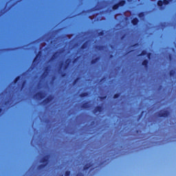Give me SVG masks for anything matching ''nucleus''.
Masks as SVG:
<instances>
[{
  "label": "nucleus",
  "instance_id": "f257e3e1",
  "mask_svg": "<svg viewBox=\"0 0 176 176\" xmlns=\"http://www.w3.org/2000/svg\"><path fill=\"white\" fill-rule=\"evenodd\" d=\"M157 117L160 118H168L170 115V112L168 110H161L157 113Z\"/></svg>",
  "mask_w": 176,
  "mask_h": 176
},
{
  "label": "nucleus",
  "instance_id": "f03ea898",
  "mask_svg": "<svg viewBox=\"0 0 176 176\" xmlns=\"http://www.w3.org/2000/svg\"><path fill=\"white\" fill-rule=\"evenodd\" d=\"M126 1L125 0H122L119 1L118 3L114 4L112 6L113 10H117L120 6H124L126 4Z\"/></svg>",
  "mask_w": 176,
  "mask_h": 176
},
{
  "label": "nucleus",
  "instance_id": "7ed1b4c3",
  "mask_svg": "<svg viewBox=\"0 0 176 176\" xmlns=\"http://www.w3.org/2000/svg\"><path fill=\"white\" fill-rule=\"evenodd\" d=\"M41 57V52L38 51V53L36 55V57L33 60V63L37 65L40 62V58Z\"/></svg>",
  "mask_w": 176,
  "mask_h": 176
},
{
  "label": "nucleus",
  "instance_id": "20e7f679",
  "mask_svg": "<svg viewBox=\"0 0 176 176\" xmlns=\"http://www.w3.org/2000/svg\"><path fill=\"white\" fill-rule=\"evenodd\" d=\"M49 158H50V155H47L41 160V163L43 164H47V166L49 164Z\"/></svg>",
  "mask_w": 176,
  "mask_h": 176
},
{
  "label": "nucleus",
  "instance_id": "39448f33",
  "mask_svg": "<svg viewBox=\"0 0 176 176\" xmlns=\"http://www.w3.org/2000/svg\"><path fill=\"white\" fill-rule=\"evenodd\" d=\"M34 98L36 99H39V100H42L45 98L44 94L42 91H40L38 93H36L34 96Z\"/></svg>",
  "mask_w": 176,
  "mask_h": 176
},
{
  "label": "nucleus",
  "instance_id": "423d86ee",
  "mask_svg": "<svg viewBox=\"0 0 176 176\" xmlns=\"http://www.w3.org/2000/svg\"><path fill=\"white\" fill-rule=\"evenodd\" d=\"M53 100V96H49L45 99L42 102L43 105H47Z\"/></svg>",
  "mask_w": 176,
  "mask_h": 176
},
{
  "label": "nucleus",
  "instance_id": "0eeeda50",
  "mask_svg": "<svg viewBox=\"0 0 176 176\" xmlns=\"http://www.w3.org/2000/svg\"><path fill=\"white\" fill-rule=\"evenodd\" d=\"M103 110L102 106L101 105H98L95 109H94V113L96 114L97 113H101Z\"/></svg>",
  "mask_w": 176,
  "mask_h": 176
},
{
  "label": "nucleus",
  "instance_id": "6e6552de",
  "mask_svg": "<svg viewBox=\"0 0 176 176\" xmlns=\"http://www.w3.org/2000/svg\"><path fill=\"white\" fill-rule=\"evenodd\" d=\"M71 63H72V59L67 58L65 60V65L63 67V70H67V68L69 67Z\"/></svg>",
  "mask_w": 176,
  "mask_h": 176
},
{
  "label": "nucleus",
  "instance_id": "1a4fd4ad",
  "mask_svg": "<svg viewBox=\"0 0 176 176\" xmlns=\"http://www.w3.org/2000/svg\"><path fill=\"white\" fill-rule=\"evenodd\" d=\"M148 64H149V60L148 59H145L142 62V65L146 68L148 67Z\"/></svg>",
  "mask_w": 176,
  "mask_h": 176
},
{
  "label": "nucleus",
  "instance_id": "9d476101",
  "mask_svg": "<svg viewBox=\"0 0 176 176\" xmlns=\"http://www.w3.org/2000/svg\"><path fill=\"white\" fill-rule=\"evenodd\" d=\"M139 21V19L137 17H135L131 20V23L133 25H137Z\"/></svg>",
  "mask_w": 176,
  "mask_h": 176
},
{
  "label": "nucleus",
  "instance_id": "9b49d317",
  "mask_svg": "<svg viewBox=\"0 0 176 176\" xmlns=\"http://www.w3.org/2000/svg\"><path fill=\"white\" fill-rule=\"evenodd\" d=\"M93 166V164L91 163H89V164H86L83 168L84 171H87V170H89L90 168V167H91Z\"/></svg>",
  "mask_w": 176,
  "mask_h": 176
},
{
  "label": "nucleus",
  "instance_id": "f8f14e48",
  "mask_svg": "<svg viewBox=\"0 0 176 176\" xmlns=\"http://www.w3.org/2000/svg\"><path fill=\"white\" fill-rule=\"evenodd\" d=\"M82 109H87L90 108V104L89 102H85V103L82 104Z\"/></svg>",
  "mask_w": 176,
  "mask_h": 176
},
{
  "label": "nucleus",
  "instance_id": "ddd939ff",
  "mask_svg": "<svg viewBox=\"0 0 176 176\" xmlns=\"http://www.w3.org/2000/svg\"><path fill=\"white\" fill-rule=\"evenodd\" d=\"M88 45H89V42L86 41L85 43H84L82 45H81V49L82 50H85L88 47Z\"/></svg>",
  "mask_w": 176,
  "mask_h": 176
},
{
  "label": "nucleus",
  "instance_id": "4468645a",
  "mask_svg": "<svg viewBox=\"0 0 176 176\" xmlns=\"http://www.w3.org/2000/svg\"><path fill=\"white\" fill-rule=\"evenodd\" d=\"M100 60V58L99 57H96V58L91 60V65H94V64H96Z\"/></svg>",
  "mask_w": 176,
  "mask_h": 176
},
{
  "label": "nucleus",
  "instance_id": "2eb2a0df",
  "mask_svg": "<svg viewBox=\"0 0 176 176\" xmlns=\"http://www.w3.org/2000/svg\"><path fill=\"white\" fill-rule=\"evenodd\" d=\"M79 96L80 98H85V97H87L89 96V93L88 92H84V93H81Z\"/></svg>",
  "mask_w": 176,
  "mask_h": 176
},
{
  "label": "nucleus",
  "instance_id": "dca6fc26",
  "mask_svg": "<svg viewBox=\"0 0 176 176\" xmlns=\"http://www.w3.org/2000/svg\"><path fill=\"white\" fill-rule=\"evenodd\" d=\"M58 52H55L54 53V54L52 55V58H51V60L54 61V60L58 58Z\"/></svg>",
  "mask_w": 176,
  "mask_h": 176
},
{
  "label": "nucleus",
  "instance_id": "f3484780",
  "mask_svg": "<svg viewBox=\"0 0 176 176\" xmlns=\"http://www.w3.org/2000/svg\"><path fill=\"white\" fill-rule=\"evenodd\" d=\"M47 166V164H41L38 165V170H41L43 169L44 168H45Z\"/></svg>",
  "mask_w": 176,
  "mask_h": 176
},
{
  "label": "nucleus",
  "instance_id": "a211bd4d",
  "mask_svg": "<svg viewBox=\"0 0 176 176\" xmlns=\"http://www.w3.org/2000/svg\"><path fill=\"white\" fill-rule=\"evenodd\" d=\"M146 12H140L138 14V16L140 17V19H142L143 17L145 16Z\"/></svg>",
  "mask_w": 176,
  "mask_h": 176
},
{
  "label": "nucleus",
  "instance_id": "6ab92c4d",
  "mask_svg": "<svg viewBox=\"0 0 176 176\" xmlns=\"http://www.w3.org/2000/svg\"><path fill=\"white\" fill-rule=\"evenodd\" d=\"M169 75L170 76V77L175 76V70L171 69L170 71Z\"/></svg>",
  "mask_w": 176,
  "mask_h": 176
},
{
  "label": "nucleus",
  "instance_id": "aec40b11",
  "mask_svg": "<svg viewBox=\"0 0 176 176\" xmlns=\"http://www.w3.org/2000/svg\"><path fill=\"white\" fill-rule=\"evenodd\" d=\"M157 4L158 6L162 7L163 5H164V2L162 0H158L157 2Z\"/></svg>",
  "mask_w": 176,
  "mask_h": 176
},
{
  "label": "nucleus",
  "instance_id": "412c9836",
  "mask_svg": "<svg viewBox=\"0 0 176 176\" xmlns=\"http://www.w3.org/2000/svg\"><path fill=\"white\" fill-rule=\"evenodd\" d=\"M147 54V52L146 50H143L141 53L138 55V56H146Z\"/></svg>",
  "mask_w": 176,
  "mask_h": 176
},
{
  "label": "nucleus",
  "instance_id": "4be33fe9",
  "mask_svg": "<svg viewBox=\"0 0 176 176\" xmlns=\"http://www.w3.org/2000/svg\"><path fill=\"white\" fill-rule=\"evenodd\" d=\"M20 79H21V76H16V77L14 78L13 82H14V84H16V83L18 82V80H20Z\"/></svg>",
  "mask_w": 176,
  "mask_h": 176
},
{
  "label": "nucleus",
  "instance_id": "5701e85b",
  "mask_svg": "<svg viewBox=\"0 0 176 176\" xmlns=\"http://www.w3.org/2000/svg\"><path fill=\"white\" fill-rule=\"evenodd\" d=\"M50 72V67H46L45 68V73L43 75H45V74L46 73V74L45 75V76L48 74Z\"/></svg>",
  "mask_w": 176,
  "mask_h": 176
},
{
  "label": "nucleus",
  "instance_id": "b1692460",
  "mask_svg": "<svg viewBox=\"0 0 176 176\" xmlns=\"http://www.w3.org/2000/svg\"><path fill=\"white\" fill-rule=\"evenodd\" d=\"M80 80L79 77H77L74 81L72 82L73 86H75V85L78 82V81Z\"/></svg>",
  "mask_w": 176,
  "mask_h": 176
},
{
  "label": "nucleus",
  "instance_id": "393cba45",
  "mask_svg": "<svg viewBox=\"0 0 176 176\" xmlns=\"http://www.w3.org/2000/svg\"><path fill=\"white\" fill-rule=\"evenodd\" d=\"M120 96H121V94H120V93L116 94H114V96H113V98H114V99H117V98H120Z\"/></svg>",
  "mask_w": 176,
  "mask_h": 176
},
{
  "label": "nucleus",
  "instance_id": "a878e982",
  "mask_svg": "<svg viewBox=\"0 0 176 176\" xmlns=\"http://www.w3.org/2000/svg\"><path fill=\"white\" fill-rule=\"evenodd\" d=\"M105 34V31L102 30V32L98 33V36H104Z\"/></svg>",
  "mask_w": 176,
  "mask_h": 176
},
{
  "label": "nucleus",
  "instance_id": "bb28decb",
  "mask_svg": "<svg viewBox=\"0 0 176 176\" xmlns=\"http://www.w3.org/2000/svg\"><path fill=\"white\" fill-rule=\"evenodd\" d=\"M71 175V171L70 170H67L65 173V176H70Z\"/></svg>",
  "mask_w": 176,
  "mask_h": 176
},
{
  "label": "nucleus",
  "instance_id": "cd10ccee",
  "mask_svg": "<svg viewBox=\"0 0 176 176\" xmlns=\"http://www.w3.org/2000/svg\"><path fill=\"white\" fill-rule=\"evenodd\" d=\"M104 47L103 45H97L96 46V49H98L99 50H101Z\"/></svg>",
  "mask_w": 176,
  "mask_h": 176
},
{
  "label": "nucleus",
  "instance_id": "c85d7f7f",
  "mask_svg": "<svg viewBox=\"0 0 176 176\" xmlns=\"http://www.w3.org/2000/svg\"><path fill=\"white\" fill-rule=\"evenodd\" d=\"M146 55H147V58H148L149 60L151 59L152 53L148 52L146 54Z\"/></svg>",
  "mask_w": 176,
  "mask_h": 176
},
{
  "label": "nucleus",
  "instance_id": "c756f323",
  "mask_svg": "<svg viewBox=\"0 0 176 176\" xmlns=\"http://www.w3.org/2000/svg\"><path fill=\"white\" fill-rule=\"evenodd\" d=\"M169 2H170V1H168V0H163L164 5H168Z\"/></svg>",
  "mask_w": 176,
  "mask_h": 176
},
{
  "label": "nucleus",
  "instance_id": "7c9ffc66",
  "mask_svg": "<svg viewBox=\"0 0 176 176\" xmlns=\"http://www.w3.org/2000/svg\"><path fill=\"white\" fill-rule=\"evenodd\" d=\"M106 98H107V96H100V99L101 100H105Z\"/></svg>",
  "mask_w": 176,
  "mask_h": 176
},
{
  "label": "nucleus",
  "instance_id": "2f4dec72",
  "mask_svg": "<svg viewBox=\"0 0 176 176\" xmlns=\"http://www.w3.org/2000/svg\"><path fill=\"white\" fill-rule=\"evenodd\" d=\"M63 65H64V63H61L59 67L60 69H63Z\"/></svg>",
  "mask_w": 176,
  "mask_h": 176
},
{
  "label": "nucleus",
  "instance_id": "473e14b6",
  "mask_svg": "<svg viewBox=\"0 0 176 176\" xmlns=\"http://www.w3.org/2000/svg\"><path fill=\"white\" fill-rule=\"evenodd\" d=\"M161 26H162V28H166V23H161Z\"/></svg>",
  "mask_w": 176,
  "mask_h": 176
},
{
  "label": "nucleus",
  "instance_id": "72a5a7b5",
  "mask_svg": "<svg viewBox=\"0 0 176 176\" xmlns=\"http://www.w3.org/2000/svg\"><path fill=\"white\" fill-rule=\"evenodd\" d=\"M66 76H67V74L62 72V74H61L62 78H65Z\"/></svg>",
  "mask_w": 176,
  "mask_h": 176
},
{
  "label": "nucleus",
  "instance_id": "f704fd0d",
  "mask_svg": "<svg viewBox=\"0 0 176 176\" xmlns=\"http://www.w3.org/2000/svg\"><path fill=\"white\" fill-rule=\"evenodd\" d=\"M25 84H26V81H24L22 84L21 89L24 88Z\"/></svg>",
  "mask_w": 176,
  "mask_h": 176
},
{
  "label": "nucleus",
  "instance_id": "c9c22d12",
  "mask_svg": "<svg viewBox=\"0 0 176 176\" xmlns=\"http://www.w3.org/2000/svg\"><path fill=\"white\" fill-rule=\"evenodd\" d=\"M76 176H84L82 173H78Z\"/></svg>",
  "mask_w": 176,
  "mask_h": 176
},
{
  "label": "nucleus",
  "instance_id": "e433bc0d",
  "mask_svg": "<svg viewBox=\"0 0 176 176\" xmlns=\"http://www.w3.org/2000/svg\"><path fill=\"white\" fill-rule=\"evenodd\" d=\"M79 58V57H77L76 58H75L74 60H73V63H75L78 61V59Z\"/></svg>",
  "mask_w": 176,
  "mask_h": 176
},
{
  "label": "nucleus",
  "instance_id": "4c0bfd02",
  "mask_svg": "<svg viewBox=\"0 0 176 176\" xmlns=\"http://www.w3.org/2000/svg\"><path fill=\"white\" fill-rule=\"evenodd\" d=\"M169 58H170V60L172 59V55L171 54H169Z\"/></svg>",
  "mask_w": 176,
  "mask_h": 176
},
{
  "label": "nucleus",
  "instance_id": "58836bf2",
  "mask_svg": "<svg viewBox=\"0 0 176 176\" xmlns=\"http://www.w3.org/2000/svg\"><path fill=\"white\" fill-rule=\"evenodd\" d=\"M113 55L111 54L110 58H113Z\"/></svg>",
  "mask_w": 176,
  "mask_h": 176
},
{
  "label": "nucleus",
  "instance_id": "ea45409f",
  "mask_svg": "<svg viewBox=\"0 0 176 176\" xmlns=\"http://www.w3.org/2000/svg\"><path fill=\"white\" fill-rule=\"evenodd\" d=\"M128 2H131L133 0H127Z\"/></svg>",
  "mask_w": 176,
  "mask_h": 176
},
{
  "label": "nucleus",
  "instance_id": "a19ab883",
  "mask_svg": "<svg viewBox=\"0 0 176 176\" xmlns=\"http://www.w3.org/2000/svg\"><path fill=\"white\" fill-rule=\"evenodd\" d=\"M144 113V111H142L141 114H143Z\"/></svg>",
  "mask_w": 176,
  "mask_h": 176
},
{
  "label": "nucleus",
  "instance_id": "79ce46f5",
  "mask_svg": "<svg viewBox=\"0 0 176 176\" xmlns=\"http://www.w3.org/2000/svg\"><path fill=\"white\" fill-rule=\"evenodd\" d=\"M124 38V36H122V39H123Z\"/></svg>",
  "mask_w": 176,
  "mask_h": 176
},
{
  "label": "nucleus",
  "instance_id": "37998d69",
  "mask_svg": "<svg viewBox=\"0 0 176 176\" xmlns=\"http://www.w3.org/2000/svg\"><path fill=\"white\" fill-rule=\"evenodd\" d=\"M169 1V2H171V1H173V0H168Z\"/></svg>",
  "mask_w": 176,
  "mask_h": 176
},
{
  "label": "nucleus",
  "instance_id": "c03bdc74",
  "mask_svg": "<svg viewBox=\"0 0 176 176\" xmlns=\"http://www.w3.org/2000/svg\"><path fill=\"white\" fill-rule=\"evenodd\" d=\"M135 45H132V47H135Z\"/></svg>",
  "mask_w": 176,
  "mask_h": 176
},
{
  "label": "nucleus",
  "instance_id": "a18cd8bd",
  "mask_svg": "<svg viewBox=\"0 0 176 176\" xmlns=\"http://www.w3.org/2000/svg\"><path fill=\"white\" fill-rule=\"evenodd\" d=\"M131 51H129V52H128V54L131 53Z\"/></svg>",
  "mask_w": 176,
  "mask_h": 176
},
{
  "label": "nucleus",
  "instance_id": "49530a36",
  "mask_svg": "<svg viewBox=\"0 0 176 176\" xmlns=\"http://www.w3.org/2000/svg\"><path fill=\"white\" fill-rule=\"evenodd\" d=\"M104 80V78H102V80H100V81H102Z\"/></svg>",
  "mask_w": 176,
  "mask_h": 176
},
{
  "label": "nucleus",
  "instance_id": "de8ad7c7",
  "mask_svg": "<svg viewBox=\"0 0 176 176\" xmlns=\"http://www.w3.org/2000/svg\"><path fill=\"white\" fill-rule=\"evenodd\" d=\"M61 176H63V175H61Z\"/></svg>",
  "mask_w": 176,
  "mask_h": 176
}]
</instances>
